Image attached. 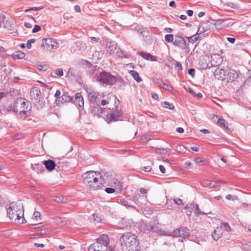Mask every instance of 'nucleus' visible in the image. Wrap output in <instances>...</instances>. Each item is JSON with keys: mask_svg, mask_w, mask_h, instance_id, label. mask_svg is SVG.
I'll use <instances>...</instances> for the list:
<instances>
[{"mask_svg": "<svg viewBox=\"0 0 251 251\" xmlns=\"http://www.w3.org/2000/svg\"><path fill=\"white\" fill-rule=\"evenodd\" d=\"M84 182L91 190L101 188V185L105 183V180L98 172L90 171L83 175Z\"/></svg>", "mask_w": 251, "mask_h": 251, "instance_id": "f257e3e1", "label": "nucleus"}, {"mask_svg": "<svg viewBox=\"0 0 251 251\" xmlns=\"http://www.w3.org/2000/svg\"><path fill=\"white\" fill-rule=\"evenodd\" d=\"M24 213V207L21 201L16 203H11L7 209V214L9 219L17 224H24L26 222Z\"/></svg>", "mask_w": 251, "mask_h": 251, "instance_id": "f03ea898", "label": "nucleus"}, {"mask_svg": "<svg viewBox=\"0 0 251 251\" xmlns=\"http://www.w3.org/2000/svg\"><path fill=\"white\" fill-rule=\"evenodd\" d=\"M120 241L121 246L128 248L129 251H139L140 250L139 240L134 234L126 233L121 236Z\"/></svg>", "mask_w": 251, "mask_h": 251, "instance_id": "7ed1b4c3", "label": "nucleus"}, {"mask_svg": "<svg viewBox=\"0 0 251 251\" xmlns=\"http://www.w3.org/2000/svg\"><path fill=\"white\" fill-rule=\"evenodd\" d=\"M96 81L103 86L113 85L116 82L115 76L99 68L94 70Z\"/></svg>", "mask_w": 251, "mask_h": 251, "instance_id": "20e7f679", "label": "nucleus"}, {"mask_svg": "<svg viewBox=\"0 0 251 251\" xmlns=\"http://www.w3.org/2000/svg\"><path fill=\"white\" fill-rule=\"evenodd\" d=\"M109 239L106 234H102L99 237L96 242L90 245L88 251H111L108 249Z\"/></svg>", "mask_w": 251, "mask_h": 251, "instance_id": "39448f33", "label": "nucleus"}, {"mask_svg": "<svg viewBox=\"0 0 251 251\" xmlns=\"http://www.w3.org/2000/svg\"><path fill=\"white\" fill-rule=\"evenodd\" d=\"M29 102L23 98H18L11 106V109L16 113H19L21 116L25 115L28 108Z\"/></svg>", "mask_w": 251, "mask_h": 251, "instance_id": "423d86ee", "label": "nucleus"}, {"mask_svg": "<svg viewBox=\"0 0 251 251\" xmlns=\"http://www.w3.org/2000/svg\"><path fill=\"white\" fill-rule=\"evenodd\" d=\"M221 61V58L218 55H214L210 58L209 56L205 57L201 59L200 64L203 70L210 69L216 67Z\"/></svg>", "mask_w": 251, "mask_h": 251, "instance_id": "0eeeda50", "label": "nucleus"}, {"mask_svg": "<svg viewBox=\"0 0 251 251\" xmlns=\"http://www.w3.org/2000/svg\"><path fill=\"white\" fill-rule=\"evenodd\" d=\"M30 95L31 100L34 105L42 107L44 105V99L41 97L40 89L38 87H34L30 90Z\"/></svg>", "mask_w": 251, "mask_h": 251, "instance_id": "6e6552de", "label": "nucleus"}, {"mask_svg": "<svg viewBox=\"0 0 251 251\" xmlns=\"http://www.w3.org/2000/svg\"><path fill=\"white\" fill-rule=\"evenodd\" d=\"M87 93L88 100L92 104H100L101 98H103V94H100L92 89L87 90Z\"/></svg>", "mask_w": 251, "mask_h": 251, "instance_id": "1a4fd4ad", "label": "nucleus"}, {"mask_svg": "<svg viewBox=\"0 0 251 251\" xmlns=\"http://www.w3.org/2000/svg\"><path fill=\"white\" fill-rule=\"evenodd\" d=\"M106 47L107 49V51L109 54H113L116 51V53L118 56L122 57L123 56L124 53L122 50L119 51V50H120V49L118 48L117 43L113 41H107L106 44Z\"/></svg>", "mask_w": 251, "mask_h": 251, "instance_id": "9d476101", "label": "nucleus"}, {"mask_svg": "<svg viewBox=\"0 0 251 251\" xmlns=\"http://www.w3.org/2000/svg\"><path fill=\"white\" fill-rule=\"evenodd\" d=\"M42 46L45 50L52 51L57 48L58 43L56 40L53 38L44 39Z\"/></svg>", "mask_w": 251, "mask_h": 251, "instance_id": "9b49d317", "label": "nucleus"}, {"mask_svg": "<svg viewBox=\"0 0 251 251\" xmlns=\"http://www.w3.org/2000/svg\"><path fill=\"white\" fill-rule=\"evenodd\" d=\"M225 74V80L227 82L236 81L239 76L238 74L235 70L229 68H226Z\"/></svg>", "mask_w": 251, "mask_h": 251, "instance_id": "f8f14e48", "label": "nucleus"}, {"mask_svg": "<svg viewBox=\"0 0 251 251\" xmlns=\"http://www.w3.org/2000/svg\"><path fill=\"white\" fill-rule=\"evenodd\" d=\"M122 114L121 110L117 107L116 109H112L107 113V117L111 122H116L119 120Z\"/></svg>", "mask_w": 251, "mask_h": 251, "instance_id": "ddd939ff", "label": "nucleus"}, {"mask_svg": "<svg viewBox=\"0 0 251 251\" xmlns=\"http://www.w3.org/2000/svg\"><path fill=\"white\" fill-rule=\"evenodd\" d=\"M146 227L148 230L152 232L158 233L159 231V223L157 220H152L147 223Z\"/></svg>", "mask_w": 251, "mask_h": 251, "instance_id": "4468645a", "label": "nucleus"}, {"mask_svg": "<svg viewBox=\"0 0 251 251\" xmlns=\"http://www.w3.org/2000/svg\"><path fill=\"white\" fill-rule=\"evenodd\" d=\"M174 234L176 236H178L185 239L188 237L190 234L189 229L186 227H181L176 229L174 231Z\"/></svg>", "mask_w": 251, "mask_h": 251, "instance_id": "2eb2a0df", "label": "nucleus"}, {"mask_svg": "<svg viewBox=\"0 0 251 251\" xmlns=\"http://www.w3.org/2000/svg\"><path fill=\"white\" fill-rule=\"evenodd\" d=\"M155 82L158 86L160 87H164L166 90L171 91L172 86L167 80L159 78L156 79Z\"/></svg>", "mask_w": 251, "mask_h": 251, "instance_id": "dca6fc26", "label": "nucleus"}, {"mask_svg": "<svg viewBox=\"0 0 251 251\" xmlns=\"http://www.w3.org/2000/svg\"><path fill=\"white\" fill-rule=\"evenodd\" d=\"M175 46H177L181 49H184L186 48V44L185 40L181 36H177L176 37L174 42Z\"/></svg>", "mask_w": 251, "mask_h": 251, "instance_id": "f3484780", "label": "nucleus"}, {"mask_svg": "<svg viewBox=\"0 0 251 251\" xmlns=\"http://www.w3.org/2000/svg\"><path fill=\"white\" fill-rule=\"evenodd\" d=\"M225 74L226 69L217 68L215 70L214 72V76L215 78L218 79L225 80Z\"/></svg>", "mask_w": 251, "mask_h": 251, "instance_id": "a211bd4d", "label": "nucleus"}, {"mask_svg": "<svg viewBox=\"0 0 251 251\" xmlns=\"http://www.w3.org/2000/svg\"><path fill=\"white\" fill-rule=\"evenodd\" d=\"M120 202L124 206L126 207H130L134 208L135 210L139 211L140 209H141V206H138L137 207H136L135 205H134L132 203V201L130 200H126L125 199H120Z\"/></svg>", "mask_w": 251, "mask_h": 251, "instance_id": "6ab92c4d", "label": "nucleus"}, {"mask_svg": "<svg viewBox=\"0 0 251 251\" xmlns=\"http://www.w3.org/2000/svg\"><path fill=\"white\" fill-rule=\"evenodd\" d=\"M74 102L75 104H77L79 107L83 108L84 106V100L81 94L79 93H77L75 95V98Z\"/></svg>", "mask_w": 251, "mask_h": 251, "instance_id": "aec40b11", "label": "nucleus"}, {"mask_svg": "<svg viewBox=\"0 0 251 251\" xmlns=\"http://www.w3.org/2000/svg\"><path fill=\"white\" fill-rule=\"evenodd\" d=\"M42 164L45 165L47 170L50 172L53 171L56 166L54 161L50 159L43 161Z\"/></svg>", "mask_w": 251, "mask_h": 251, "instance_id": "412c9836", "label": "nucleus"}, {"mask_svg": "<svg viewBox=\"0 0 251 251\" xmlns=\"http://www.w3.org/2000/svg\"><path fill=\"white\" fill-rule=\"evenodd\" d=\"M104 97L103 96V98H101L100 101V104H101L102 106H104V105H106L109 104L111 99L115 101L117 99L116 96H114V95H111L110 97L107 96V97H106V99H104Z\"/></svg>", "mask_w": 251, "mask_h": 251, "instance_id": "4be33fe9", "label": "nucleus"}, {"mask_svg": "<svg viewBox=\"0 0 251 251\" xmlns=\"http://www.w3.org/2000/svg\"><path fill=\"white\" fill-rule=\"evenodd\" d=\"M222 236V229L221 228L217 227L215 229L212 234V236L214 240L217 241Z\"/></svg>", "mask_w": 251, "mask_h": 251, "instance_id": "5701e85b", "label": "nucleus"}, {"mask_svg": "<svg viewBox=\"0 0 251 251\" xmlns=\"http://www.w3.org/2000/svg\"><path fill=\"white\" fill-rule=\"evenodd\" d=\"M100 104H92L90 103L89 112L91 113L93 116H96V113L99 111V106Z\"/></svg>", "mask_w": 251, "mask_h": 251, "instance_id": "b1692460", "label": "nucleus"}, {"mask_svg": "<svg viewBox=\"0 0 251 251\" xmlns=\"http://www.w3.org/2000/svg\"><path fill=\"white\" fill-rule=\"evenodd\" d=\"M135 30L143 36H147L148 32L146 28L143 26L137 25L135 27Z\"/></svg>", "mask_w": 251, "mask_h": 251, "instance_id": "393cba45", "label": "nucleus"}, {"mask_svg": "<svg viewBox=\"0 0 251 251\" xmlns=\"http://www.w3.org/2000/svg\"><path fill=\"white\" fill-rule=\"evenodd\" d=\"M25 54L21 51H16L13 53L12 58L14 60L21 59L24 58Z\"/></svg>", "mask_w": 251, "mask_h": 251, "instance_id": "a878e982", "label": "nucleus"}, {"mask_svg": "<svg viewBox=\"0 0 251 251\" xmlns=\"http://www.w3.org/2000/svg\"><path fill=\"white\" fill-rule=\"evenodd\" d=\"M129 73L137 82H140L142 80L136 71L131 70L129 72Z\"/></svg>", "mask_w": 251, "mask_h": 251, "instance_id": "bb28decb", "label": "nucleus"}, {"mask_svg": "<svg viewBox=\"0 0 251 251\" xmlns=\"http://www.w3.org/2000/svg\"><path fill=\"white\" fill-rule=\"evenodd\" d=\"M63 75V70L62 69H57L50 73V76L55 77L56 76H62Z\"/></svg>", "mask_w": 251, "mask_h": 251, "instance_id": "cd10ccee", "label": "nucleus"}, {"mask_svg": "<svg viewBox=\"0 0 251 251\" xmlns=\"http://www.w3.org/2000/svg\"><path fill=\"white\" fill-rule=\"evenodd\" d=\"M56 224L60 226H64L67 224V222L65 219L61 218H56L55 220Z\"/></svg>", "mask_w": 251, "mask_h": 251, "instance_id": "c85d7f7f", "label": "nucleus"}, {"mask_svg": "<svg viewBox=\"0 0 251 251\" xmlns=\"http://www.w3.org/2000/svg\"><path fill=\"white\" fill-rule=\"evenodd\" d=\"M204 37V36L203 35H201V36L198 35V34H195L194 35L192 36L191 37H190L188 38V40L190 42H192V43H195L198 40L199 38H202Z\"/></svg>", "mask_w": 251, "mask_h": 251, "instance_id": "c756f323", "label": "nucleus"}, {"mask_svg": "<svg viewBox=\"0 0 251 251\" xmlns=\"http://www.w3.org/2000/svg\"><path fill=\"white\" fill-rule=\"evenodd\" d=\"M62 101L64 102L71 101L73 100L72 97L70 96L67 93H64L61 97Z\"/></svg>", "mask_w": 251, "mask_h": 251, "instance_id": "7c9ffc66", "label": "nucleus"}, {"mask_svg": "<svg viewBox=\"0 0 251 251\" xmlns=\"http://www.w3.org/2000/svg\"><path fill=\"white\" fill-rule=\"evenodd\" d=\"M218 124L221 126L226 128L227 129H228V124L226 122H225V121L223 119H219L218 121Z\"/></svg>", "mask_w": 251, "mask_h": 251, "instance_id": "2f4dec72", "label": "nucleus"}, {"mask_svg": "<svg viewBox=\"0 0 251 251\" xmlns=\"http://www.w3.org/2000/svg\"><path fill=\"white\" fill-rule=\"evenodd\" d=\"M208 30L207 29L205 28L203 26H201L198 29V31L197 34H198V35L201 36L203 35L204 37L205 36L204 32H206Z\"/></svg>", "mask_w": 251, "mask_h": 251, "instance_id": "473e14b6", "label": "nucleus"}, {"mask_svg": "<svg viewBox=\"0 0 251 251\" xmlns=\"http://www.w3.org/2000/svg\"><path fill=\"white\" fill-rule=\"evenodd\" d=\"M194 161L200 166H204L205 164V160L202 159V158L198 157L194 159Z\"/></svg>", "mask_w": 251, "mask_h": 251, "instance_id": "72a5a7b5", "label": "nucleus"}, {"mask_svg": "<svg viewBox=\"0 0 251 251\" xmlns=\"http://www.w3.org/2000/svg\"><path fill=\"white\" fill-rule=\"evenodd\" d=\"M138 54L140 56L142 57L144 59L148 60L150 58L151 54L146 52H143V51H139L138 52Z\"/></svg>", "mask_w": 251, "mask_h": 251, "instance_id": "f704fd0d", "label": "nucleus"}, {"mask_svg": "<svg viewBox=\"0 0 251 251\" xmlns=\"http://www.w3.org/2000/svg\"><path fill=\"white\" fill-rule=\"evenodd\" d=\"M162 106L164 107H165L166 108H168V109H171V110H173L175 108V107L173 105V104L172 103H170V102H169L168 101H164L162 103Z\"/></svg>", "mask_w": 251, "mask_h": 251, "instance_id": "c9c22d12", "label": "nucleus"}, {"mask_svg": "<svg viewBox=\"0 0 251 251\" xmlns=\"http://www.w3.org/2000/svg\"><path fill=\"white\" fill-rule=\"evenodd\" d=\"M115 78L116 79V83H120V87H122L123 89H124V87L125 86V82L123 80V79L119 76V77H116L115 76Z\"/></svg>", "mask_w": 251, "mask_h": 251, "instance_id": "e433bc0d", "label": "nucleus"}, {"mask_svg": "<svg viewBox=\"0 0 251 251\" xmlns=\"http://www.w3.org/2000/svg\"><path fill=\"white\" fill-rule=\"evenodd\" d=\"M174 40L173 34H167L165 36V40L167 42H172Z\"/></svg>", "mask_w": 251, "mask_h": 251, "instance_id": "4c0bfd02", "label": "nucleus"}, {"mask_svg": "<svg viewBox=\"0 0 251 251\" xmlns=\"http://www.w3.org/2000/svg\"><path fill=\"white\" fill-rule=\"evenodd\" d=\"M39 166L41 168H43L42 164H39L38 163L35 164L34 165L31 164V168L33 170L38 172L39 171Z\"/></svg>", "mask_w": 251, "mask_h": 251, "instance_id": "58836bf2", "label": "nucleus"}, {"mask_svg": "<svg viewBox=\"0 0 251 251\" xmlns=\"http://www.w3.org/2000/svg\"><path fill=\"white\" fill-rule=\"evenodd\" d=\"M226 22V20H223L222 19H219L215 21V23H214V25L216 26H219L221 25H225V23Z\"/></svg>", "mask_w": 251, "mask_h": 251, "instance_id": "ea45409f", "label": "nucleus"}, {"mask_svg": "<svg viewBox=\"0 0 251 251\" xmlns=\"http://www.w3.org/2000/svg\"><path fill=\"white\" fill-rule=\"evenodd\" d=\"M195 213H196L197 216H199V215H207V214H209L208 213H204V212L201 211L200 209H199L198 205H197V207H196V209H195Z\"/></svg>", "mask_w": 251, "mask_h": 251, "instance_id": "a19ab883", "label": "nucleus"}, {"mask_svg": "<svg viewBox=\"0 0 251 251\" xmlns=\"http://www.w3.org/2000/svg\"><path fill=\"white\" fill-rule=\"evenodd\" d=\"M226 198L228 200H232L236 201L238 199V197L237 196H232L231 195L228 194L226 195Z\"/></svg>", "mask_w": 251, "mask_h": 251, "instance_id": "79ce46f5", "label": "nucleus"}, {"mask_svg": "<svg viewBox=\"0 0 251 251\" xmlns=\"http://www.w3.org/2000/svg\"><path fill=\"white\" fill-rule=\"evenodd\" d=\"M36 41L35 39H31L28 40L27 42L26 47L28 49H30L31 48V44L34 43Z\"/></svg>", "mask_w": 251, "mask_h": 251, "instance_id": "37998d69", "label": "nucleus"}, {"mask_svg": "<svg viewBox=\"0 0 251 251\" xmlns=\"http://www.w3.org/2000/svg\"><path fill=\"white\" fill-rule=\"evenodd\" d=\"M43 8V7L40 6V7H31V8L27 9L25 10V12H27L29 11H39L40 10Z\"/></svg>", "mask_w": 251, "mask_h": 251, "instance_id": "c03bdc74", "label": "nucleus"}, {"mask_svg": "<svg viewBox=\"0 0 251 251\" xmlns=\"http://www.w3.org/2000/svg\"><path fill=\"white\" fill-rule=\"evenodd\" d=\"M64 198L62 197H55L53 200L58 203H61L63 201Z\"/></svg>", "mask_w": 251, "mask_h": 251, "instance_id": "a18cd8bd", "label": "nucleus"}, {"mask_svg": "<svg viewBox=\"0 0 251 251\" xmlns=\"http://www.w3.org/2000/svg\"><path fill=\"white\" fill-rule=\"evenodd\" d=\"M222 226L225 230L229 231L230 230V226H229L228 224L227 223H223L222 224Z\"/></svg>", "mask_w": 251, "mask_h": 251, "instance_id": "49530a36", "label": "nucleus"}, {"mask_svg": "<svg viewBox=\"0 0 251 251\" xmlns=\"http://www.w3.org/2000/svg\"><path fill=\"white\" fill-rule=\"evenodd\" d=\"M175 67L176 69H178L179 70H182V65L180 62H176L175 64Z\"/></svg>", "mask_w": 251, "mask_h": 251, "instance_id": "de8ad7c7", "label": "nucleus"}, {"mask_svg": "<svg viewBox=\"0 0 251 251\" xmlns=\"http://www.w3.org/2000/svg\"><path fill=\"white\" fill-rule=\"evenodd\" d=\"M227 6L233 9L239 8V6H238V5L233 2H228L227 3Z\"/></svg>", "mask_w": 251, "mask_h": 251, "instance_id": "09e8293b", "label": "nucleus"}, {"mask_svg": "<svg viewBox=\"0 0 251 251\" xmlns=\"http://www.w3.org/2000/svg\"><path fill=\"white\" fill-rule=\"evenodd\" d=\"M41 30L40 26L38 25H35L34 28L32 29V33H36Z\"/></svg>", "mask_w": 251, "mask_h": 251, "instance_id": "8fccbe9b", "label": "nucleus"}, {"mask_svg": "<svg viewBox=\"0 0 251 251\" xmlns=\"http://www.w3.org/2000/svg\"><path fill=\"white\" fill-rule=\"evenodd\" d=\"M105 191L108 194H112L115 192V190L112 188L108 187L105 188Z\"/></svg>", "mask_w": 251, "mask_h": 251, "instance_id": "3c124183", "label": "nucleus"}, {"mask_svg": "<svg viewBox=\"0 0 251 251\" xmlns=\"http://www.w3.org/2000/svg\"><path fill=\"white\" fill-rule=\"evenodd\" d=\"M174 201L176 204H177L178 205L183 204L182 201L180 199H178V198L175 199H174Z\"/></svg>", "mask_w": 251, "mask_h": 251, "instance_id": "603ef678", "label": "nucleus"}, {"mask_svg": "<svg viewBox=\"0 0 251 251\" xmlns=\"http://www.w3.org/2000/svg\"><path fill=\"white\" fill-rule=\"evenodd\" d=\"M188 74L192 77H194L195 75V70L193 68L190 69L188 71Z\"/></svg>", "mask_w": 251, "mask_h": 251, "instance_id": "864d4df0", "label": "nucleus"}, {"mask_svg": "<svg viewBox=\"0 0 251 251\" xmlns=\"http://www.w3.org/2000/svg\"><path fill=\"white\" fill-rule=\"evenodd\" d=\"M41 216L40 213L38 211H35L33 213V217L35 219H37Z\"/></svg>", "mask_w": 251, "mask_h": 251, "instance_id": "5fc2aeb1", "label": "nucleus"}, {"mask_svg": "<svg viewBox=\"0 0 251 251\" xmlns=\"http://www.w3.org/2000/svg\"><path fill=\"white\" fill-rule=\"evenodd\" d=\"M142 169L145 172H149L151 171V168L150 166H147L144 167Z\"/></svg>", "mask_w": 251, "mask_h": 251, "instance_id": "6e6d98bb", "label": "nucleus"}, {"mask_svg": "<svg viewBox=\"0 0 251 251\" xmlns=\"http://www.w3.org/2000/svg\"><path fill=\"white\" fill-rule=\"evenodd\" d=\"M102 113V109L99 105V111H98V112L96 113V116L100 117Z\"/></svg>", "mask_w": 251, "mask_h": 251, "instance_id": "4d7b16f0", "label": "nucleus"}, {"mask_svg": "<svg viewBox=\"0 0 251 251\" xmlns=\"http://www.w3.org/2000/svg\"><path fill=\"white\" fill-rule=\"evenodd\" d=\"M24 25L27 28H31L32 27V24L29 22H25Z\"/></svg>", "mask_w": 251, "mask_h": 251, "instance_id": "13d9d810", "label": "nucleus"}, {"mask_svg": "<svg viewBox=\"0 0 251 251\" xmlns=\"http://www.w3.org/2000/svg\"><path fill=\"white\" fill-rule=\"evenodd\" d=\"M60 94L61 92L60 90H57L54 94V97L57 99H61V97H60Z\"/></svg>", "mask_w": 251, "mask_h": 251, "instance_id": "bf43d9fd", "label": "nucleus"}, {"mask_svg": "<svg viewBox=\"0 0 251 251\" xmlns=\"http://www.w3.org/2000/svg\"><path fill=\"white\" fill-rule=\"evenodd\" d=\"M159 170L162 174H165L166 172V169L164 166L160 165L159 166Z\"/></svg>", "mask_w": 251, "mask_h": 251, "instance_id": "052dcab7", "label": "nucleus"}, {"mask_svg": "<svg viewBox=\"0 0 251 251\" xmlns=\"http://www.w3.org/2000/svg\"><path fill=\"white\" fill-rule=\"evenodd\" d=\"M74 10L76 12H80L81 11L80 7L79 5H75L74 6Z\"/></svg>", "mask_w": 251, "mask_h": 251, "instance_id": "680f3d73", "label": "nucleus"}, {"mask_svg": "<svg viewBox=\"0 0 251 251\" xmlns=\"http://www.w3.org/2000/svg\"><path fill=\"white\" fill-rule=\"evenodd\" d=\"M4 20L5 17L3 15L0 14V27L1 26L2 23L4 22Z\"/></svg>", "mask_w": 251, "mask_h": 251, "instance_id": "e2e57ef3", "label": "nucleus"}, {"mask_svg": "<svg viewBox=\"0 0 251 251\" xmlns=\"http://www.w3.org/2000/svg\"><path fill=\"white\" fill-rule=\"evenodd\" d=\"M227 40L232 44H234L235 42V39L231 37H227Z\"/></svg>", "mask_w": 251, "mask_h": 251, "instance_id": "0e129e2a", "label": "nucleus"}, {"mask_svg": "<svg viewBox=\"0 0 251 251\" xmlns=\"http://www.w3.org/2000/svg\"><path fill=\"white\" fill-rule=\"evenodd\" d=\"M192 163L190 162H186L185 163V166L187 169H190L191 168Z\"/></svg>", "mask_w": 251, "mask_h": 251, "instance_id": "69168bd1", "label": "nucleus"}, {"mask_svg": "<svg viewBox=\"0 0 251 251\" xmlns=\"http://www.w3.org/2000/svg\"><path fill=\"white\" fill-rule=\"evenodd\" d=\"M157 151L158 153H160V154H165V149H163V148L158 149L157 150Z\"/></svg>", "mask_w": 251, "mask_h": 251, "instance_id": "338daca9", "label": "nucleus"}, {"mask_svg": "<svg viewBox=\"0 0 251 251\" xmlns=\"http://www.w3.org/2000/svg\"><path fill=\"white\" fill-rule=\"evenodd\" d=\"M186 13L188 16L191 17L193 15V11L192 10H188L186 11Z\"/></svg>", "mask_w": 251, "mask_h": 251, "instance_id": "774afa93", "label": "nucleus"}]
</instances>
